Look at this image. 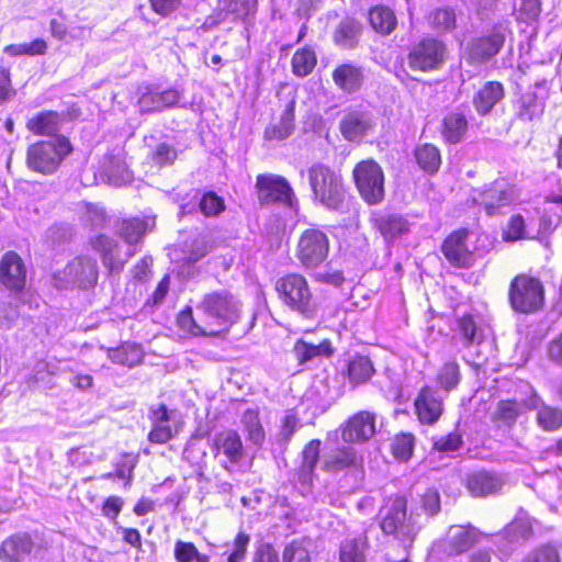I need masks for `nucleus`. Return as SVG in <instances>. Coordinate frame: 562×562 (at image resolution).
<instances>
[{"label": "nucleus", "mask_w": 562, "mask_h": 562, "mask_svg": "<svg viewBox=\"0 0 562 562\" xmlns=\"http://www.w3.org/2000/svg\"><path fill=\"white\" fill-rule=\"evenodd\" d=\"M196 318L191 307H186L177 317L179 328L194 337L218 336L239 318V303L226 291L205 294L196 305Z\"/></svg>", "instance_id": "1"}, {"label": "nucleus", "mask_w": 562, "mask_h": 562, "mask_svg": "<svg viewBox=\"0 0 562 562\" xmlns=\"http://www.w3.org/2000/svg\"><path fill=\"white\" fill-rule=\"evenodd\" d=\"M148 223L139 218L124 220L121 223L119 233L128 245L124 256L121 255L117 243L104 235H99L91 240L92 248L100 254L103 266L110 273L122 270L127 259L135 254L132 246L140 240L147 229Z\"/></svg>", "instance_id": "2"}, {"label": "nucleus", "mask_w": 562, "mask_h": 562, "mask_svg": "<svg viewBox=\"0 0 562 562\" xmlns=\"http://www.w3.org/2000/svg\"><path fill=\"white\" fill-rule=\"evenodd\" d=\"M307 175L314 200L329 210H339L345 199L341 177L322 164L313 165Z\"/></svg>", "instance_id": "3"}, {"label": "nucleus", "mask_w": 562, "mask_h": 562, "mask_svg": "<svg viewBox=\"0 0 562 562\" xmlns=\"http://www.w3.org/2000/svg\"><path fill=\"white\" fill-rule=\"evenodd\" d=\"M71 150L72 147L68 138L58 135L31 145L26 153V164L35 172L52 175Z\"/></svg>", "instance_id": "4"}, {"label": "nucleus", "mask_w": 562, "mask_h": 562, "mask_svg": "<svg viewBox=\"0 0 562 562\" xmlns=\"http://www.w3.org/2000/svg\"><path fill=\"white\" fill-rule=\"evenodd\" d=\"M279 299L292 311L311 318L314 315L313 295L306 279L299 273L281 277L276 282Z\"/></svg>", "instance_id": "5"}, {"label": "nucleus", "mask_w": 562, "mask_h": 562, "mask_svg": "<svg viewBox=\"0 0 562 562\" xmlns=\"http://www.w3.org/2000/svg\"><path fill=\"white\" fill-rule=\"evenodd\" d=\"M54 285L58 289H89L98 281L97 261L90 257L74 258L61 270L53 276Z\"/></svg>", "instance_id": "6"}, {"label": "nucleus", "mask_w": 562, "mask_h": 562, "mask_svg": "<svg viewBox=\"0 0 562 562\" xmlns=\"http://www.w3.org/2000/svg\"><path fill=\"white\" fill-rule=\"evenodd\" d=\"M381 529L386 535H393L404 544H411L420 529L414 515H406V501L396 497L386 509L381 520Z\"/></svg>", "instance_id": "7"}, {"label": "nucleus", "mask_w": 562, "mask_h": 562, "mask_svg": "<svg viewBox=\"0 0 562 562\" xmlns=\"http://www.w3.org/2000/svg\"><path fill=\"white\" fill-rule=\"evenodd\" d=\"M544 301V289L538 278L529 274L515 277L509 286V302L516 312L532 313Z\"/></svg>", "instance_id": "8"}, {"label": "nucleus", "mask_w": 562, "mask_h": 562, "mask_svg": "<svg viewBox=\"0 0 562 562\" xmlns=\"http://www.w3.org/2000/svg\"><path fill=\"white\" fill-rule=\"evenodd\" d=\"M353 179L360 196L370 205L384 199V173L374 160H363L356 165Z\"/></svg>", "instance_id": "9"}, {"label": "nucleus", "mask_w": 562, "mask_h": 562, "mask_svg": "<svg viewBox=\"0 0 562 562\" xmlns=\"http://www.w3.org/2000/svg\"><path fill=\"white\" fill-rule=\"evenodd\" d=\"M447 57L446 45L436 38H424L408 54V66L414 70L431 71L439 69Z\"/></svg>", "instance_id": "10"}, {"label": "nucleus", "mask_w": 562, "mask_h": 562, "mask_svg": "<svg viewBox=\"0 0 562 562\" xmlns=\"http://www.w3.org/2000/svg\"><path fill=\"white\" fill-rule=\"evenodd\" d=\"M329 249L328 238L319 229H306L300 237L296 256L306 268L317 267L322 263Z\"/></svg>", "instance_id": "11"}, {"label": "nucleus", "mask_w": 562, "mask_h": 562, "mask_svg": "<svg viewBox=\"0 0 562 562\" xmlns=\"http://www.w3.org/2000/svg\"><path fill=\"white\" fill-rule=\"evenodd\" d=\"M151 430L148 440L153 443H166L171 440L182 428V422L175 412H169L166 405H159L151 411Z\"/></svg>", "instance_id": "12"}, {"label": "nucleus", "mask_w": 562, "mask_h": 562, "mask_svg": "<svg viewBox=\"0 0 562 562\" xmlns=\"http://www.w3.org/2000/svg\"><path fill=\"white\" fill-rule=\"evenodd\" d=\"M257 187L262 203L282 202L293 206L296 202L292 188L285 178L276 175L258 176Z\"/></svg>", "instance_id": "13"}, {"label": "nucleus", "mask_w": 562, "mask_h": 562, "mask_svg": "<svg viewBox=\"0 0 562 562\" xmlns=\"http://www.w3.org/2000/svg\"><path fill=\"white\" fill-rule=\"evenodd\" d=\"M468 231L460 229L451 233L442 244V254L454 267L469 268L474 265L475 255L468 245Z\"/></svg>", "instance_id": "14"}, {"label": "nucleus", "mask_w": 562, "mask_h": 562, "mask_svg": "<svg viewBox=\"0 0 562 562\" xmlns=\"http://www.w3.org/2000/svg\"><path fill=\"white\" fill-rule=\"evenodd\" d=\"M472 199L475 204L482 205L487 214L492 215L514 200V191L505 181H495L487 189L475 191Z\"/></svg>", "instance_id": "15"}, {"label": "nucleus", "mask_w": 562, "mask_h": 562, "mask_svg": "<svg viewBox=\"0 0 562 562\" xmlns=\"http://www.w3.org/2000/svg\"><path fill=\"white\" fill-rule=\"evenodd\" d=\"M414 405L418 420L425 425H434L443 412L442 400L430 386L422 387Z\"/></svg>", "instance_id": "16"}, {"label": "nucleus", "mask_w": 562, "mask_h": 562, "mask_svg": "<svg viewBox=\"0 0 562 562\" xmlns=\"http://www.w3.org/2000/svg\"><path fill=\"white\" fill-rule=\"evenodd\" d=\"M375 434V415L362 411L349 418L342 429V440L346 442H364Z\"/></svg>", "instance_id": "17"}, {"label": "nucleus", "mask_w": 562, "mask_h": 562, "mask_svg": "<svg viewBox=\"0 0 562 562\" xmlns=\"http://www.w3.org/2000/svg\"><path fill=\"white\" fill-rule=\"evenodd\" d=\"M26 271L22 259L8 251L0 262V280L10 290L20 291L25 285Z\"/></svg>", "instance_id": "18"}, {"label": "nucleus", "mask_w": 562, "mask_h": 562, "mask_svg": "<svg viewBox=\"0 0 562 562\" xmlns=\"http://www.w3.org/2000/svg\"><path fill=\"white\" fill-rule=\"evenodd\" d=\"M504 41V35L498 32L475 38L469 44L467 59L472 64H482L499 52Z\"/></svg>", "instance_id": "19"}, {"label": "nucleus", "mask_w": 562, "mask_h": 562, "mask_svg": "<svg viewBox=\"0 0 562 562\" xmlns=\"http://www.w3.org/2000/svg\"><path fill=\"white\" fill-rule=\"evenodd\" d=\"M528 409H537V424L546 431H554L562 426V409L546 405L542 400L535 393L525 401Z\"/></svg>", "instance_id": "20"}, {"label": "nucleus", "mask_w": 562, "mask_h": 562, "mask_svg": "<svg viewBox=\"0 0 562 562\" xmlns=\"http://www.w3.org/2000/svg\"><path fill=\"white\" fill-rule=\"evenodd\" d=\"M477 531L471 526H451L447 532L443 551L457 555L468 551L476 541Z\"/></svg>", "instance_id": "21"}, {"label": "nucleus", "mask_w": 562, "mask_h": 562, "mask_svg": "<svg viewBox=\"0 0 562 562\" xmlns=\"http://www.w3.org/2000/svg\"><path fill=\"white\" fill-rule=\"evenodd\" d=\"M340 132L350 142L359 140L372 128L371 116L366 112L353 111L340 121Z\"/></svg>", "instance_id": "22"}, {"label": "nucleus", "mask_w": 562, "mask_h": 562, "mask_svg": "<svg viewBox=\"0 0 562 562\" xmlns=\"http://www.w3.org/2000/svg\"><path fill=\"white\" fill-rule=\"evenodd\" d=\"M33 549V541L27 533H18L4 540L0 547L3 562H21Z\"/></svg>", "instance_id": "23"}, {"label": "nucleus", "mask_w": 562, "mask_h": 562, "mask_svg": "<svg viewBox=\"0 0 562 562\" xmlns=\"http://www.w3.org/2000/svg\"><path fill=\"white\" fill-rule=\"evenodd\" d=\"M503 480L495 473L480 471L469 474L467 488L472 496L483 497L501 490Z\"/></svg>", "instance_id": "24"}, {"label": "nucleus", "mask_w": 562, "mask_h": 562, "mask_svg": "<svg viewBox=\"0 0 562 562\" xmlns=\"http://www.w3.org/2000/svg\"><path fill=\"white\" fill-rule=\"evenodd\" d=\"M179 100L180 93L175 89H168L162 92L146 91L139 97L138 106L143 113L162 111L176 105Z\"/></svg>", "instance_id": "25"}, {"label": "nucleus", "mask_w": 562, "mask_h": 562, "mask_svg": "<svg viewBox=\"0 0 562 562\" xmlns=\"http://www.w3.org/2000/svg\"><path fill=\"white\" fill-rule=\"evenodd\" d=\"M369 549L364 533L346 537L339 546V562H366Z\"/></svg>", "instance_id": "26"}, {"label": "nucleus", "mask_w": 562, "mask_h": 562, "mask_svg": "<svg viewBox=\"0 0 562 562\" xmlns=\"http://www.w3.org/2000/svg\"><path fill=\"white\" fill-rule=\"evenodd\" d=\"M373 223L385 240L394 239L409 231L408 222L398 214H376Z\"/></svg>", "instance_id": "27"}, {"label": "nucleus", "mask_w": 562, "mask_h": 562, "mask_svg": "<svg viewBox=\"0 0 562 562\" xmlns=\"http://www.w3.org/2000/svg\"><path fill=\"white\" fill-rule=\"evenodd\" d=\"M217 454H224L229 462L236 463L243 457V443L236 431L227 430L218 434L214 439Z\"/></svg>", "instance_id": "28"}, {"label": "nucleus", "mask_w": 562, "mask_h": 562, "mask_svg": "<svg viewBox=\"0 0 562 562\" xmlns=\"http://www.w3.org/2000/svg\"><path fill=\"white\" fill-rule=\"evenodd\" d=\"M503 97V86L496 81H488L479 90L473 103L479 114L486 115Z\"/></svg>", "instance_id": "29"}, {"label": "nucleus", "mask_w": 562, "mask_h": 562, "mask_svg": "<svg viewBox=\"0 0 562 562\" xmlns=\"http://www.w3.org/2000/svg\"><path fill=\"white\" fill-rule=\"evenodd\" d=\"M333 80L341 90L353 92L361 87L363 75L359 67L351 64H342L333 71Z\"/></svg>", "instance_id": "30"}, {"label": "nucleus", "mask_w": 562, "mask_h": 562, "mask_svg": "<svg viewBox=\"0 0 562 562\" xmlns=\"http://www.w3.org/2000/svg\"><path fill=\"white\" fill-rule=\"evenodd\" d=\"M294 101L289 102L278 123L270 124L265 131L269 140H282L289 137L294 130Z\"/></svg>", "instance_id": "31"}, {"label": "nucleus", "mask_w": 562, "mask_h": 562, "mask_svg": "<svg viewBox=\"0 0 562 562\" xmlns=\"http://www.w3.org/2000/svg\"><path fill=\"white\" fill-rule=\"evenodd\" d=\"M369 21L373 30L382 35L391 34L397 20L392 9L385 5H376L369 11Z\"/></svg>", "instance_id": "32"}, {"label": "nucleus", "mask_w": 562, "mask_h": 562, "mask_svg": "<svg viewBox=\"0 0 562 562\" xmlns=\"http://www.w3.org/2000/svg\"><path fill=\"white\" fill-rule=\"evenodd\" d=\"M468 131V121L462 113H449L442 121L441 135L450 144L459 143Z\"/></svg>", "instance_id": "33"}, {"label": "nucleus", "mask_w": 562, "mask_h": 562, "mask_svg": "<svg viewBox=\"0 0 562 562\" xmlns=\"http://www.w3.org/2000/svg\"><path fill=\"white\" fill-rule=\"evenodd\" d=\"M109 359L116 364L135 367L143 360V350L136 344H123L119 348L108 349Z\"/></svg>", "instance_id": "34"}, {"label": "nucleus", "mask_w": 562, "mask_h": 562, "mask_svg": "<svg viewBox=\"0 0 562 562\" xmlns=\"http://www.w3.org/2000/svg\"><path fill=\"white\" fill-rule=\"evenodd\" d=\"M60 116L53 111L42 112L27 121V128L34 134L53 135L60 128Z\"/></svg>", "instance_id": "35"}, {"label": "nucleus", "mask_w": 562, "mask_h": 562, "mask_svg": "<svg viewBox=\"0 0 562 562\" xmlns=\"http://www.w3.org/2000/svg\"><path fill=\"white\" fill-rule=\"evenodd\" d=\"M374 373L370 359L366 356H355L348 361V379L352 385L366 383Z\"/></svg>", "instance_id": "36"}, {"label": "nucleus", "mask_w": 562, "mask_h": 562, "mask_svg": "<svg viewBox=\"0 0 562 562\" xmlns=\"http://www.w3.org/2000/svg\"><path fill=\"white\" fill-rule=\"evenodd\" d=\"M241 425L249 441L257 446L263 442L265 430L257 408H248L244 412L241 416Z\"/></svg>", "instance_id": "37"}, {"label": "nucleus", "mask_w": 562, "mask_h": 562, "mask_svg": "<svg viewBox=\"0 0 562 562\" xmlns=\"http://www.w3.org/2000/svg\"><path fill=\"white\" fill-rule=\"evenodd\" d=\"M415 158L418 166L428 173L438 171L441 165L439 149L432 144H423L415 149Z\"/></svg>", "instance_id": "38"}, {"label": "nucleus", "mask_w": 562, "mask_h": 562, "mask_svg": "<svg viewBox=\"0 0 562 562\" xmlns=\"http://www.w3.org/2000/svg\"><path fill=\"white\" fill-rule=\"evenodd\" d=\"M360 24L352 19L342 20L334 34L335 43L344 48H352L358 42Z\"/></svg>", "instance_id": "39"}, {"label": "nucleus", "mask_w": 562, "mask_h": 562, "mask_svg": "<svg viewBox=\"0 0 562 562\" xmlns=\"http://www.w3.org/2000/svg\"><path fill=\"white\" fill-rule=\"evenodd\" d=\"M108 182L114 187H122L131 182L132 172L125 162L120 158L110 157L108 164L103 168Z\"/></svg>", "instance_id": "40"}, {"label": "nucleus", "mask_w": 562, "mask_h": 562, "mask_svg": "<svg viewBox=\"0 0 562 562\" xmlns=\"http://www.w3.org/2000/svg\"><path fill=\"white\" fill-rule=\"evenodd\" d=\"M331 352V346L328 340H323L319 344L299 340L294 346V353L301 362H306L318 356H330Z\"/></svg>", "instance_id": "41"}, {"label": "nucleus", "mask_w": 562, "mask_h": 562, "mask_svg": "<svg viewBox=\"0 0 562 562\" xmlns=\"http://www.w3.org/2000/svg\"><path fill=\"white\" fill-rule=\"evenodd\" d=\"M292 71L297 77L310 75L316 65V55L311 48L297 49L291 60Z\"/></svg>", "instance_id": "42"}, {"label": "nucleus", "mask_w": 562, "mask_h": 562, "mask_svg": "<svg viewBox=\"0 0 562 562\" xmlns=\"http://www.w3.org/2000/svg\"><path fill=\"white\" fill-rule=\"evenodd\" d=\"M361 458L358 457L357 451L351 447L339 449L329 460L325 462V468L328 471H340L345 468L357 467L360 464Z\"/></svg>", "instance_id": "43"}, {"label": "nucleus", "mask_w": 562, "mask_h": 562, "mask_svg": "<svg viewBox=\"0 0 562 562\" xmlns=\"http://www.w3.org/2000/svg\"><path fill=\"white\" fill-rule=\"evenodd\" d=\"M319 440H311L303 450V461L300 470V479L304 482L311 479V475L318 462L319 457Z\"/></svg>", "instance_id": "44"}, {"label": "nucleus", "mask_w": 562, "mask_h": 562, "mask_svg": "<svg viewBox=\"0 0 562 562\" xmlns=\"http://www.w3.org/2000/svg\"><path fill=\"white\" fill-rule=\"evenodd\" d=\"M544 110V102L540 100L533 92H527L520 98V106L518 116L521 120L532 121L539 117Z\"/></svg>", "instance_id": "45"}, {"label": "nucleus", "mask_w": 562, "mask_h": 562, "mask_svg": "<svg viewBox=\"0 0 562 562\" xmlns=\"http://www.w3.org/2000/svg\"><path fill=\"white\" fill-rule=\"evenodd\" d=\"M310 547V540H293L284 548L283 562H311Z\"/></svg>", "instance_id": "46"}, {"label": "nucleus", "mask_w": 562, "mask_h": 562, "mask_svg": "<svg viewBox=\"0 0 562 562\" xmlns=\"http://www.w3.org/2000/svg\"><path fill=\"white\" fill-rule=\"evenodd\" d=\"M460 381L458 363L451 361L442 366L437 375L438 384L447 392L454 389Z\"/></svg>", "instance_id": "47"}, {"label": "nucleus", "mask_w": 562, "mask_h": 562, "mask_svg": "<svg viewBox=\"0 0 562 562\" xmlns=\"http://www.w3.org/2000/svg\"><path fill=\"white\" fill-rule=\"evenodd\" d=\"M429 23L438 31H449L456 26V14L449 9H437L429 15Z\"/></svg>", "instance_id": "48"}, {"label": "nucleus", "mask_w": 562, "mask_h": 562, "mask_svg": "<svg viewBox=\"0 0 562 562\" xmlns=\"http://www.w3.org/2000/svg\"><path fill=\"white\" fill-rule=\"evenodd\" d=\"M199 207L205 216H214L224 210V202L218 195L210 192L199 200Z\"/></svg>", "instance_id": "49"}, {"label": "nucleus", "mask_w": 562, "mask_h": 562, "mask_svg": "<svg viewBox=\"0 0 562 562\" xmlns=\"http://www.w3.org/2000/svg\"><path fill=\"white\" fill-rule=\"evenodd\" d=\"M414 438L412 435H402L395 438L392 445L393 456L401 461L409 459L413 452Z\"/></svg>", "instance_id": "50"}, {"label": "nucleus", "mask_w": 562, "mask_h": 562, "mask_svg": "<svg viewBox=\"0 0 562 562\" xmlns=\"http://www.w3.org/2000/svg\"><path fill=\"white\" fill-rule=\"evenodd\" d=\"M522 562H561V554L555 547L543 546L530 553Z\"/></svg>", "instance_id": "51"}, {"label": "nucleus", "mask_w": 562, "mask_h": 562, "mask_svg": "<svg viewBox=\"0 0 562 562\" xmlns=\"http://www.w3.org/2000/svg\"><path fill=\"white\" fill-rule=\"evenodd\" d=\"M495 414L498 419L513 424L520 414V406L516 401H501Z\"/></svg>", "instance_id": "52"}, {"label": "nucleus", "mask_w": 562, "mask_h": 562, "mask_svg": "<svg viewBox=\"0 0 562 562\" xmlns=\"http://www.w3.org/2000/svg\"><path fill=\"white\" fill-rule=\"evenodd\" d=\"M525 221L520 215H514L510 217L506 229L504 231V239L508 241H515L520 238H525Z\"/></svg>", "instance_id": "53"}, {"label": "nucleus", "mask_w": 562, "mask_h": 562, "mask_svg": "<svg viewBox=\"0 0 562 562\" xmlns=\"http://www.w3.org/2000/svg\"><path fill=\"white\" fill-rule=\"evenodd\" d=\"M177 158V150L166 143L159 144L153 153V160L159 167L171 165Z\"/></svg>", "instance_id": "54"}, {"label": "nucleus", "mask_w": 562, "mask_h": 562, "mask_svg": "<svg viewBox=\"0 0 562 562\" xmlns=\"http://www.w3.org/2000/svg\"><path fill=\"white\" fill-rule=\"evenodd\" d=\"M250 537L245 532H239L234 541V549L227 558V562H241L245 559Z\"/></svg>", "instance_id": "55"}, {"label": "nucleus", "mask_w": 562, "mask_h": 562, "mask_svg": "<svg viewBox=\"0 0 562 562\" xmlns=\"http://www.w3.org/2000/svg\"><path fill=\"white\" fill-rule=\"evenodd\" d=\"M15 95V90L11 83L10 70L0 66V104L11 100Z\"/></svg>", "instance_id": "56"}, {"label": "nucleus", "mask_w": 562, "mask_h": 562, "mask_svg": "<svg viewBox=\"0 0 562 562\" xmlns=\"http://www.w3.org/2000/svg\"><path fill=\"white\" fill-rule=\"evenodd\" d=\"M198 554V549L192 542L177 541L175 558L177 562H192Z\"/></svg>", "instance_id": "57"}, {"label": "nucleus", "mask_w": 562, "mask_h": 562, "mask_svg": "<svg viewBox=\"0 0 562 562\" xmlns=\"http://www.w3.org/2000/svg\"><path fill=\"white\" fill-rule=\"evenodd\" d=\"M461 445V438L459 435L449 434L446 437H441L435 441V449L438 451L450 452L456 451Z\"/></svg>", "instance_id": "58"}, {"label": "nucleus", "mask_w": 562, "mask_h": 562, "mask_svg": "<svg viewBox=\"0 0 562 562\" xmlns=\"http://www.w3.org/2000/svg\"><path fill=\"white\" fill-rule=\"evenodd\" d=\"M541 12L540 0H522L520 5V14L524 15L525 21L536 20Z\"/></svg>", "instance_id": "59"}, {"label": "nucleus", "mask_w": 562, "mask_h": 562, "mask_svg": "<svg viewBox=\"0 0 562 562\" xmlns=\"http://www.w3.org/2000/svg\"><path fill=\"white\" fill-rule=\"evenodd\" d=\"M252 562H280L278 552L267 543L258 547Z\"/></svg>", "instance_id": "60"}, {"label": "nucleus", "mask_w": 562, "mask_h": 562, "mask_svg": "<svg viewBox=\"0 0 562 562\" xmlns=\"http://www.w3.org/2000/svg\"><path fill=\"white\" fill-rule=\"evenodd\" d=\"M423 508L430 515H436L440 509V497L436 491L429 490L423 496Z\"/></svg>", "instance_id": "61"}, {"label": "nucleus", "mask_w": 562, "mask_h": 562, "mask_svg": "<svg viewBox=\"0 0 562 562\" xmlns=\"http://www.w3.org/2000/svg\"><path fill=\"white\" fill-rule=\"evenodd\" d=\"M123 506V499L119 496H110L105 499L103 507H102V514L103 516L115 519Z\"/></svg>", "instance_id": "62"}, {"label": "nucleus", "mask_w": 562, "mask_h": 562, "mask_svg": "<svg viewBox=\"0 0 562 562\" xmlns=\"http://www.w3.org/2000/svg\"><path fill=\"white\" fill-rule=\"evenodd\" d=\"M151 9L162 16L172 13L180 4L181 0H149Z\"/></svg>", "instance_id": "63"}, {"label": "nucleus", "mask_w": 562, "mask_h": 562, "mask_svg": "<svg viewBox=\"0 0 562 562\" xmlns=\"http://www.w3.org/2000/svg\"><path fill=\"white\" fill-rule=\"evenodd\" d=\"M506 531L514 533L515 538H525L531 532V525L526 519H516L507 526Z\"/></svg>", "instance_id": "64"}]
</instances>
